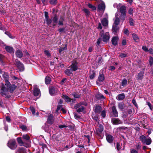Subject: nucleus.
<instances>
[{"label":"nucleus","mask_w":153,"mask_h":153,"mask_svg":"<svg viewBox=\"0 0 153 153\" xmlns=\"http://www.w3.org/2000/svg\"><path fill=\"white\" fill-rule=\"evenodd\" d=\"M103 30L100 32V34L103 41L104 42H107L109 41L110 36L108 32L104 33Z\"/></svg>","instance_id":"1"},{"label":"nucleus","mask_w":153,"mask_h":153,"mask_svg":"<svg viewBox=\"0 0 153 153\" xmlns=\"http://www.w3.org/2000/svg\"><path fill=\"white\" fill-rule=\"evenodd\" d=\"M140 139L143 144H146L147 145H149L151 143L152 140L150 137L147 138L144 135L140 136Z\"/></svg>","instance_id":"2"},{"label":"nucleus","mask_w":153,"mask_h":153,"mask_svg":"<svg viewBox=\"0 0 153 153\" xmlns=\"http://www.w3.org/2000/svg\"><path fill=\"white\" fill-rule=\"evenodd\" d=\"M8 146L11 149H15L17 147V145L15 140H10L8 143Z\"/></svg>","instance_id":"3"},{"label":"nucleus","mask_w":153,"mask_h":153,"mask_svg":"<svg viewBox=\"0 0 153 153\" xmlns=\"http://www.w3.org/2000/svg\"><path fill=\"white\" fill-rule=\"evenodd\" d=\"M14 64L17 66L20 71H23L24 70L25 68L23 64L17 59L15 60Z\"/></svg>","instance_id":"4"},{"label":"nucleus","mask_w":153,"mask_h":153,"mask_svg":"<svg viewBox=\"0 0 153 153\" xmlns=\"http://www.w3.org/2000/svg\"><path fill=\"white\" fill-rule=\"evenodd\" d=\"M78 63L76 61H72L71 65L68 67L72 71H75L78 69Z\"/></svg>","instance_id":"5"},{"label":"nucleus","mask_w":153,"mask_h":153,"mask_svg":"<svg viewBox=\"0 0 153 153\" xmlns=\"http://www.w3.org/2000/svg\"><path fill=\"white\" fill-rule=\"evenodd\" d=\"M82 104V103H80L75 105L74 108L76 109L77 112H82L84 110V107L81 105Z\"/></svg>","instance_id":"6"},{"label":"nucleus","mask_w":153,"mask_h":153,"mask_svg":"<svg viewBox=\"0 0 153 153\" xmlns=\"http://www.w3.org/2000/svg\"><path fill=\"white\" fill-rule=\"evenodd\" d=\"M120 22V19L118 13H116L115 14V19L114 24L116 26L118 25Z\"/></svg>","instance_id":"7"},{"label":"nucleus","mask_w":153,"mask_h":153,"mask_svg":"<svg viewBox=\"0 0 153 153\" xmlns=\"http://www.w3.org/2000/svg\"><path fill=\"white\" fill-rule=\"evenodd\" d=\"M7 92V90L4 84H2L1 87V91L0 93L1 95H6Z\"/></svg>","instance_id":"8"},{"label":"nucleus","mask_w":153,"mask_h":153,"mask_svg":"<svg viewBox=\"0 0 153 153\" xmlns=\"http://www.w3.org/2000/svg\"><path fill=\"white\" fill-rule=\"evenodd\" d=\"M119 7V10L121 13H126V8L125 6L124 5H121V4H120L117 6V9H118Z\"/></svg>","instance_id":"9"},{"label":"nucleus","mask_w":153,"mask_h":153,"mask_svg":"<svg viewBox=\"0 0 153 153\" xmlns=\"http://www.w3.org/2000/svg\"><path fill=\"white\" fill-rule=\"evenodd\" d=\"M104 79V75L103 74H100L99 75L97 81V83L99 85H101L100 82H102Z\"/></svg>","instance_id":"10"},{"label":"nucleus","mask_w":153,"mask_h":153,"mask_svg":"<svg viewBox=\"0 0 153 153\" xmlns=\"http://www.w3.org/2000/svg\"><path fill=\"white\" fill-rule=\"evenodd\" d=\"M33 92L34 95L35 96H38L39 94V90L36 85H34V86Z\"/></svg>","instance_id":"11"},{"label":"nucleus","mask_w":153,"mask_h":153,"mask_svg":"<svg viewBox=\"0 0 153 153\" xmlns=\"http://www.w3.org/2000/svg\"><path fill=\"white\" fill-rule=\"evenodd\" d=\"M105 8V5L104 3L102 1L101 3L99 4L98 6V9L100 10H103L104 11Z\"/></svg>","instance_id":"12"},{"label":"nucleus","mask_w":153,"mask_h":153,"mask_svg":"<svg viewBox=\"0 0 153 153\" xmlns=\"http://www.w3.org/2000/svg\"><path fill=\"white\" fill-rule=\"evenodd\" d=\"M111 121L113 123L114 125H118L122 124V122L118 119L113 118L112 119Z\"/></svg>","instance_id":"13"},{"label":"nucleus","mask_w":153,"mask_h":153,"mask_svg":"<svg viewBox=\"0 0 153 153\" xmlns=\"http://www.w3.org/2000/svg\"><path fill=\"white\" fill-rule=\"evenodd\" d=\"M118 40V38L117 36L113 37L111 40L112 44L114 45H116L117 44Z\"/></svg>","instance_id":"14"},{"label":"nucleus","mask_w":153,"mask_h":153,"mask_svg":"<svg viewBox=\"0 0 153 153\" xmlns=\"http://www.w3.org/2000/svg\"><path fill=\"white\" fill-rule=\"evenodd\" d=\"M144 72L143 71H140L138 74L137 79L138 80H142L144 75Z\"/></svg>","instance_id":"15"},{"label":"nucleus","mask_w":153,"mask_h":153,"mask_svg":"<svg viewBox=\"0 0 153 153\" xmlns=\"http://www.w3.org/2000/svg\"><path fill=\"white\" fill-rule=\"evenodd\" d=\"M5 49L6 51L10 53L14 52V50L12 47L10 46H5Z\"/></svg>","instance_id":"16"},{"label":"nucleus","mask_w":153,"mask_h":153,"mask_svg":"<svg viewBox=\"0 0 153 153\" xmlns=\"http://www.w3.org/2000/svg\"><path fill=\"white\" fill-rule=\"evenodd\" d=\"M112 110L114 116L115 117H117L118 113L115 106H113L112 107Z\"/></svg>","instance_id":"17"},{"label":"nucleus","mask_w":153,"mask_h":153,"mask_svg":"<svg viewBox=\"0 0 153 153\" xmlns=\"http://www.w3.org/2000/svg\"><path fill=\"white\" fill-rule=\"evenodd\" d=\"M106 140L108 142L111 143L113 140V137L110 135H108L106 136Z\"/></svg>","instance_id":"18"},{"label":"nucleus","mask_w":153,"mask_h":153,"mask_svg":"<svg viewBox=\"0 0 153 153\" xmlns=\"http://www.w3.org/2000/svg\"><path fill=\"white\" fill-rule=\"evenodd\" d=\"M53 116L52 115H50L48 117L47 122L48 123L51 124L53 123Z\"/></svg>","instance_id":"19"},{"label":"nucleus","mask_w":153,"mask_h":153,"mask_svg":"<svg viewBox=\"0 0 153 153\" xmlns=\"http://www.w3.org/2000/svg\"><path fill=\"white\" fill-rule=\"evenodd\" d=\"M103 130V127L102 125H100L98 128L97 130V131L98 134L101 133Z\"/></svg>","instance_id":"20"},{"label":"nucleus","mask_w":153,"mask_h":153,"mask_svg":"<svg viewBox=\"0 0 153 153\" xmlns=\"http://www.w3.org/2000/svg\"><path fill=\"white\" fill-rule=\"evenodd\" d=\"M16 56L19 58H21L23 56V53L22 52L19 50L16 51Z\"/></svg>","instance_id":"21"},{"label":"nucleus","mask_w":153,"mask_h":153,"mask_svg":"<svg viewBox=\"0 0 153 153\" xmlns=\"http://www.w3.org/2000/svg\"><path fill=\"white\" fill-rule=\"evenodd\" d=\"M101 23L104 26H107L108 25V20L106 18H103L101 20Z\"/></svg>","instance_id":"22"},{"label":"nucleus","mask_w":153,"mask_h":153,"mask_svg":"<svg viewBox=\"0 0 153 153\" xmlns=\"http://www.w3.org/2000/svg\"><path fill=\"white\" fill-rule=\"evenodd\" d=\"M125 97V95L124 94H121L118 95L117 98L118 100H121L124 98Z\"/></svg>","instance_id":"23"},{"label":"nucleus","mask_w":153,"mask_h":153,"mask_svg":"<svg viewBox=\"0 0 153 153\" xmlns=\"http://www.w3.org/2000/svg\"><path fill=\"white\" fill-rule=\"evenodd\" d=\"M49 91L50 94L52 95L55 94V89L54 87H51L50 88Z\"/></svg>","instance_id":"24"},{"label":"nucleus","mask_w":153,"mask_h":153,"mask_svg":"<svg viewBox=\"0 0 153 153\" xmlns=\"http://www.w3.org/2000/svg\"><path fill=\"white\" fill-rule=\"evenodd\" d=\"M132 36L133 39L136 42H138L139 41V39L138 36L135 34H132Z\"/></svg>","instance_id":"25"},{"label":"nucleus","mask_w":153,"mask_h":153,"mask_svg":"<svg viewBox=\"0 0 153 153\" xmlns=\"http://www.w3.org/2000/svg\"><path fill=\"white\" fill-rule=\"evenodd\" d=\"M63 98L67 102H69L71 101V99L69 97L65 95H63Z\"/></svg>","instance_id":"26"},{"label":"nucleus","mask_w":153,"mask_h":153,"mask_svg":"<svg viewBox=\"0 0 153 153\" xmlns=\"http://www.w3.org/2000/svg\"><path fill=\"white\" fill-rule=\"evenodd\" d=\"M72 71L70 68L67 69L65 71V73L67 75L69 76L72 74Z\"/></svg>","instance_id":"27"},{"label":"nucleus","mask_w":153,"mask_h":153,"mask_svg":"<svg viewBox=\"0 0 153 153\" xmlns=\"http://www.w3.org/2000/svg\"><path fill=\"white\" fill-rule=\"evenodd\" d=\"M17 88V86L15 85L14 84H12L11 86H10L9 87L10 90V91L12 92L13 91Z\"/></svg>","instance_id":"28"},{"label":"nucleus","mask_w":153,"mask_h":153,"mask_svg":"<svg viewBox=\"0 0 153 153\" xmlns=\"http://www.w3.org/2000/svg\"><path fill=\"white\" fill-rule=\"evenodd\" d=\"M58 18L56 16H54L52 19V23L53 26H55L57 22Z\"/></svg>","instance_id":"29"},{"label":"nucleus","mask_w":153,"mask_h":153,"mask_svg":"<svg viewBox=\"0 0 153 153\" xmlns=\"http://www.w3.org/2000/svg\"><path fill=\"white\" fill-rule=\"evenodd\" d=\"M51 81V78L49 76H46L45 78V82L46 84L50 83Z\"/></svg>","instance_id":"30"},{"label":"nucleus","mask_w":153,"mask_h":153,"mask_svg":"<svg viewBox=\"0 0 153 153\" xmlns=\"http://www.w3.org/2000/svg\"><path fill=\"white\" fill-rule=\"evenodd\" d=\"M101 110V108L99 106H96L95 108V111L97 113L100 112Z\"/></svg>","instance_id":"31"},{"label":"nucleus","mask_w":153,"mask_h":153,"mask_svg":"<svg viewBox=\"0 0 153 153\" xmlns=\"http://www.w3.org/2000/svg\"><path fill=\"white\" fill-rule=\"evenodd\" d=\"M3 76L5 80H9V76L8 74L7 73H4L3 75Z\"/></svg>","instance_id":"32"},{"label":"nucleus","mask_w":153,"mask_h":153,"mask_svg":"<svg viewBox=\"0 0 153 153\" xmlns=\"http://www.w3.org/2000/svg\"><path fill=\"white\" fill-rule=\"evenodd\" d=\"M23 138L27 141H29L30 137L27 134H24L22 136Z\"/></svg>","instance_id":"33"},{"label":"nucleus","mask_w":153,"mask_h":153,"mask_svg":"<svg viewBox=\"0 0 153 153\" xmlns=\"http://www.w3.org/2000/svg\"><path fill=\"white\" fill-rule=\"evenodd\" d=\"M127 80L125 79H123L122 81V82L121 85L122 86H124L127 85Z\"/></svg>","instance_id":"34"},{"label":"nucleus","mask_w":153,"mask_h":153,"mask_svg":"<svg viewBox=\"0 0 153 153\" xmlns=\"http://www.w3.org/2000/svg\"><path fill=\"white\" fill-rule=\"evenodd\" d=\"M96 96V97L99 99H105V97L103 95L101 94H97Z\"/></svg>","instance_id":"35"},{"label":"nucleus","mask_w":153,"mask_h":153,"mask_svg":"<svg viewBox=\"0 0 153 153\" xmlns=\"http://www.w3.org/2000/svg\"><path fill=\"white\" fill-rule=\"evenodd\" d=\"M67 49V45H65V47L64 48H60L59 49V52L61 53L62 51L64 50H66Z\"/></svg>","instance_id":"36"},{"label":"nucleus","mask_w":153,"mask_h":153,"mask_svg":"<svg viewBox=\"0 0 153 153\" xmlns=\"http://www.w3.org/2000/svg\"><path fill=\"white\" fill-rule=\"evenodd\" d=\"M64 20V18L62 17L60 18L58 24L59 25H63V22Z\"/></svg>","instance_id":"37"},{"label":"nucleus","mask_w":153,"mask_h":153,"mask_svg":"<svg viewBox=\"0 0 153 153\" xmlns=\"http://www.w3.org/2000/svg\"><path fill=\"white\" fill-rule=\"evenodd\" d=\"M118 29V28H117V26H116L115 25L113 24L112 27V30L113 31L116 32L117 31Z\"/></svg>","instance_id":"38"},{"label":"nucleus","mask_w":153,"mask_h":153,"mask_svg":"<svg viewBox=\"0 0 153 153\" xmlns=\"http://www.w3.org/2000/svg\"><path fill=\"white\" fill-rule=\"evenodd\" d=\"M17 140L18 141V143L21 144V145H22L23 144V143L21 139V137H18L17 138Z\"/></svg>","instance_id":"39"},{"label":"nucleus","mask_w":153,"mask_h":153,"mask_svg":"<svg viewBox=\"0 0 153 153\" xmlns=\"http://www.w3.org/2000/svg\"><path fill=\"white\" fill-rule=\"evenodd\" d=\"M126 16V13H121L120 14V19L121 20L123 21L125 19Z\"/></svg>","instance_id":"40"},{"label":"nucleus","mask_w":153,"mask_h":153,"mask_svg":"<svg viewBox=\"0 0 153 153\" xmlns=\"http://www.w3.org/2000/svg\"><path fill=\"white\" fill-rule=\"evenodd\" d=\"M88 6L90 8H91L93 10H96V7L90 4H88Z\"/></svg>","instance_id":"41"},{"label":"nucleus","mask_w":153,"mask_h":153,"mask_svg":"<svg viewBox=\"0 0 153 153\" xmlns=\"http://www.w3.org/2000/svg\"><path fill=\"white\" fill-rule=\"evenodd\" d=\"M45 21L46 22V24L48 25L50 24L52 22L51 19H49V18L46 19H45Z\"/></svg>","instance_id":"42"},{"label":"nucleus","mask_w":153,"mask_h":153,"mask_svg":"<svg viewBox=\"0 0 153 153\" xmlns=\"http://www.w3.org/2000/svg\"><path fill=\"white\" fill-rule=\"evenodd\" d=\"M119 108L121 109L123 108L124 105L122 103H119L118 105Z\"/></svg>","instance_id":"43"},{"label":"nucleus","mask_w":153,"mask_h":153,"mask_svg":"<svg viewBox=\"0 0 153 153\" xmlns=\"http://www.w3.org/2000/svg\"><path fill=\"white\" fill-rule=\"evenodd\" d=\"M20 127L23 131H26L27 129L26 126L24 125H21L20 126Z\"/></svg>","instance_id":"44"},{"label":"nucleus","mask_w":153,"mask_h":153,"mask_svg":"<svg viewBox=\"0 0 153 153\" xmlns=\"http://www.w3.org/2000/svg\"><path fill=\"white\" fill-rule=\"evenodd\" d=\"M149 63L150 65H153V58L151 56L149 58Z\"/></svg>","instance_id":"45"},{"label":"nucleus","mask_w":153,"mask_h":153,"mask_svg":"<svg viewBox=\"0 0 153 153\" xmlns=\"http://www.w3.org/2000/svg\"><path fill=\"white\" fill-rule=\"evenodd\" d=\"M127 55L126 53H122L120 54L119 56L121 58H123L126 57Z\"/></svg>","instance_id":"46"},{"label":"nucleus","mask_w":153,"mask_h":153,"mask_svg":"<svg viewBox=\"0 0 153 153\" xmlns=\"http://www.w3.org/2000/svg\"><path fill=\"white\" fill-rule=\"evenodd\" d=\"M83 11L87 15H89L90 14V12L88 9L84 8L83 10Z\"/></svg>","instance_id":"47"},{"label":"nucleus","mask_w":153,"mask_h":153,"mask_svg":"<svg viewBox=\"0 0 153 153\" xmlns=\"http://www.w3.org/2000/svg\"><path fill=\"white\" fill-rule=\"evenodd\" d=\"M9 80H5V85L8 87L9 88L10 86V83L9 81Z\"/></svg>","instance_id":"48"},{"label":"nucleus","mask_w":153,"mask_h":153,"mask_svg":"<svg viewBox=\"0 0 153 153\" xmlns=\"http://www.w3.org/2000/svg\"><path fill=\"white\" fill-rule=\"evenodd\" d=\"M45 53L48 57L51 56V54L47 50H45L44 51Z\"/></svg>","instance_id":"49"},{"label":"nucleus","mask_w":153,"mask_h":153,"mask_svg":"<svg viewBox=\"0 0 153 153\" xmlns=\"http://www.w3.org/2000/svg\"><path fill=\"white\" fill-rule=\"evenodd\" d=\"M132 103L137 108H138V105L137 103V102L134 99H133L132 100Z\"/></svg>","instance_id":"50"},{"label":"nucleus","mask_w":153,"mask_h":153,"mask_svg":"<svg viewBox=\"0 0 153 153\" xmlns=\"http://www.w3.org/2000/svg\"><path fill=\"white\" fill-rule=\"evenodd\" d=\"M30 108L33 114H34L35 112V108L33 107H30Z\"/></svg>","instance_id":"51"},{"label":"nucleus","mask_w":153,"mask_h":153,"mask_svg":"<svg viewBox=\"0 0 153 153\" xmlns=\"http://www.w3.org/2000/svg\"><path fill=\"white\" fill-rule=\"evenodd\" d=\"M101 115L103 118H104L106 116V113L105 111L104 110L102 111L101 112Z\"/></svg>","instance_id":"52"},{"label":"nucleus","mask_w":153,"mask_h":153,"mask_svg":"<svg viewBox=\"0 0 153 153\" xmlns=\"http://www.w3.org/2000/svg\"><path fill=\"white\" fill-rule=\"evenodd\" d=\"M57 0H51L50 1L51 4H54L56 3Z\"/></svg>","instance_id":"53"},{"label":"nucleus","mask_w":153,"mask_h":153,"mask_svg":"<svg viewBox=\"0 0 153 153\" xmlns=\"http://www.w3.org/2000/svg\"><path fill=\"white\" fill-rule=\"evenodd\" d=\"M133 20L132 18H130L129 19V23L132 26L133 25Z\"/></svg>","instance_id":"54"},{"label":"nucleus","mask_w":153,"mask_h":153,"mask_svg":"<svg viewBox=\"0 0 153 153\" xmlns=\"http://www.w3.org/2000/svg\"><path fill=\"white\" fill-rule=\"evenodd\" d=\"M124 32L125 34L128 35L129 34V31L128 29H125L124 30Z\"/></svg>","instance_id":"55"},{"label":"nucleus","mask_w":153,"mask_h":153,"mask_svg":"<svg viewBox=\"0 0 153 153\" xmlns=\"http://www.w3.org/2000/svg\"><path fill=\"white\" fill-rule=\"evenodd\" d=\"M142 48L143 51H149L148 48L146 46H143Z\"/></svg>","instance_id":"56"},{"label":"nucleus","mask_w":153,"mask_h":153,"mask_svg":"<svg viewBox=\"0 0 153 153\" xmlns=\"http://www.w3.org/2000/svg\"><path fill=\"white\" fill-rule=\"evenodd\" d=\"M147 104L149 107L150 109L152 110V106L151 104L149 102H147Z\"/></svg>","instance_id":"57"},{"label":"nucleus","mask_w":153,"mask_h":153,"mask_svg":"<svg viewBox=\"0 0 153 153\" xmlns=\"http://www.w3.org/2000/svg\"><path fill=\"white\" fill-rule=\"evenodd\" d=\"M131 153H138V151L134 149L131 150Z\"/></svg>","instance_id":"58"},{"label":"nucleus","mask_w":153,"mask_h":153,"mask_svg":"<svg viewBox=\"0 0 153 153\" xmlns=\"http://www.w3.org/2000/svg\"><path fill=\"white\" fill-rule=\"evenodd\" d=\"M45 19H48L49 18L48 16V13L47 12H45Z\"/></svg>","instance_id":"59"},{"label":"nucleus","mask_w":153,"mask_h":153,"mask_svg":"<svg viewBox=\"0 0 153 153\" xmlns=\"http://www.w3.org/2000/svg\"><path fill=\"white\" fill-rule=\"evenodd\" d=\"M95 77V73L93 72V73L90 76V78L91 79H93Z\"/></svg>","instance_id":"60"},{"label":"nucleus","mask_w":153,"mask_h":153,"mask_svg":"<svg viewBox=\"0 0 153 153\" xmlns=\"http://www.w3.org/2000/svg\"><path fill=\"white\" fill-rule=\"evenodd\" d=\"M62 107V105H59L57 107V111H58V110H59L60 109H61Z\"/></svg>","instance_id":"61"},{"label":"nucleus","mask_w":153,"mask_h":153,"mask_svg":"<svg viewBox=\"0 0 153 153\" xmlns=\"http://www.w3.org/2000/svg\"><path fill=\"white\" fill-rule=\"evenodd\" d=\"M67 126L65 125H60L59 126V127L60 128H64L66 127Z\"/></svg>","instance_id":"62"},{"label":"nucleus","mask_w":153,"mask_h":153,"mask_svg":"<svg viewBox=\"0 0 153 153\" xmlns=\"http://www.w3.org/2000/svg\"><path fill=\"white\" fill-rule=\"evenodd\" d=\"M128 13L130 15L132 14L133 13V9L132 8H130L128 10Z\"/></svg>","instance_id":"63"},{"label":"nucleus","mask_w":153,"mask_h":153,"mask_svg":"<svg viewBox=\"0 0 153 153\" xmlns=\"http://www.w3.org/2000/svg\"><path fill=\"white\" fill-rule=\"evenodd\" d=\"M115 69V67L112 66H110L109 68V70L111 71L114 70Z\"/></svg>","instance_id":"64"}]
</instances>
